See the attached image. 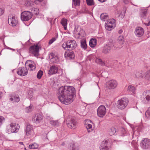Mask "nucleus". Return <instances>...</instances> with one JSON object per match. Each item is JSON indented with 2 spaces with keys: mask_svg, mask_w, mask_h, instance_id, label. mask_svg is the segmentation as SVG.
Returning <instances> with one entry per match:
<instances>
[{
  "mask_svg": "<svg viewBox=\"0 0 150 150\" xmlns=\"http://www.w3.org/2000/svg\"><path fill=\"white\" fill-rule=\"evenodd\" d=\"M120 131L123 134H126L127 132V131L123 127L121 128L120 129Z\"/></svg>",
  "mask_w": 150,
  "mask_h": 150,
  "instance_id": "48",
  "label": "nucleus"
},
{
  "mask_svg": "<svg viewBox=\"0 0 150 150\" xmlns=\"http://www.w3.org/2000/svg\"><path fill=\"white\" fill-rule=\"evenodd\" d=\"M87 4L88 6H92L94 4L93 0H86Z\"/></svg>",
  "mask_w": 150,
  "mask_h": 150,
  "instance_id": "42",
  "label": "nucleus"
},
{
  "mask_svg": "<svg viewBox=\"0 0 150 150\" xmlns=\"http://www.w3.org/2000/svg\"><path fill=\"white\" fill-rule=\"evenodd\" d=\"M50 124L54 126H57L59 125V122L58 121L51 120L50 121Z\"/></svg>",
  "mask_w": 150,
  "mask_h": 150,
  "instance_id": "45",
  "label": "nucleus"
},
{
  "mask_svg": "<svg viewBox=\"0 0 150 150\" xmlns=\"http://www.w3.org/2000/svg\"><path fill=\"white\" fill-rule=\"evenodd\" d=\"M21 20L23 21H27L30 19L32 16V13L29 11H24L21 14Z\"/></svg>",
  "mask_w": 150,
  "mask_h": 150,
  "instance_id": "5",
  "label": "nucleus"
},
{
  "mask_svg": "<svg viewBox=\"0 0 150 150\" xmlns=\"http://www.w3.org/2000/svg\"><path fill=\"white\" fill-rule=\"evenodd\" d=\"M58 69V67L55 65L51 66L48 71V74L51 75L57 73Z\"/></svg>",
  "mask_w": 150,
  "mask_h": 150,
  "instance_id": "21",
  "label": "nucleus"
},
{
  "mask_svg": "<svg viewBox=\"0 0 150 150\" xmlns=\"http://www.w3.org/2000/svg\"><path fill=\"white\" fill-rule=\"evenodd\" d=\"M2 93L1 92H0V99L2 98Z\"/></svg>",
  "mask_w": 150,
  "mask_h": 150,
  "instance_id": "59",
  "label": "nucleus"
},
{
  "mask_svg": "<svg viewBox=\"0 0 150 150\" xmlns=\"http://www.w3.org/2000/svg\"><path fill=\"white\" fill-rule=\"evenodd\" d=\"M80 43L81 48L84 50H86L87 47L86 40L84 39H82L81 40Z\"/></svg>",
  "mask_w": 150,
  "mask_h": 150,
  "instance_id": "28",
  "label": "nucleus"
},
{
  "mask_svg": "<svg viewBox=\"0 0 150 150\" xmlns=\"http://www.w3.org/2000/svg\"><path fill=\"white\" fill-rule=\"evenodd\" d=\"M66 124L69 128L74 129L76 127L77 122L74 118H68L67 120Z\"/></svg>",
  "mask_w": 150,
  "mask_h": 150,
  "instance_id": "4",
  "label": "nucleus"
},
{
  "mask_svg": "<svg viewBox=\"0 0 150 150\" xmlns=\"http://www.w3.org/2000/svg\"><path fill=\"white\" fill-rule=\"evenodd\" d=\"M19 143L20 144H23V143L22 142H19Z\"/></svg>",
  "mask_w": 150,
  "mask_h": 150,
  "instance_id": "62",
  "label": "nucleus"
},
{
  "mask_svg": "<svg viewBox=\"0 0 150 150\" xmlns=\"http://www.w3.org/2000/svg\"><path fill=\"white\" fill-rule=\"evenodd\" d=\"M129 101L127 98H122L117 102L116 105L117 108L121 110L125 109Z\"/></svg>",
  "mask_w": 150,
  "mask_h": 150,
  "instance_id": "3",
  "label": "nucleus"
},
{
  "mask_svg": "<svg viewBox=\"0 0 150 150\" xmlns=\"http://www.w3.org/2000/svg\"><path fill=\"white\" fill-rule=\"evenodd\" d=\"M123 31L122 30L120 29L119 30L118 33L119 34H121L122 32Z\"/></svg>",
  "mask_w": 150,
  "mask_h": 150,
  "instance_id": "57",
  "label": "nucleus"
},
{
  "mask_svg": "<svg viewBox=\"0 0 150 150\" xmlns=\"http://www.w3.org/2000/svg\"><path fill=\"white\" fill-rule=\"evenodd\" d=\"M108 132L110 135L112 136L116 132V129L115 127H111L108 130Z\"/></svg>",
  "mask_w": 150,
  "mask_h": 150,
  "instance_id": "34",
  "label": "nucleus"
},
{
  "mask_svg": "<svg viewBox=\"0 0 150 150\" xmlns=\"http://www.w3.org/2000/svg\"><path fill=\"white\" fill-rule=\"evenodd\" d=\"M108 141L105 140L103 141L100 147V150H109V148L108 146Z\"/></svg>",
  "mask_w": 150,
  "mask_h": 150,
  "instance_id": "22",
  "label": "nucleus"
},
{
  "mask_svg": "<svg viewBox=\"0 0 150 150\" xmlns=\"http://www.w3.org/2000/svg\"><path fill=\"white\" fill-rule=\"evenodd\" d=\"M145 77L146 78H148L150 77V70L147 71L145 74Z\"/></svg>",
  "mask_w": 150,
  "mask_h": 150,
  "instance_id": "51",
  "label": "nucleus"
},
{
  "mask_svg": "<svg viewBox=\"0 0 150 150\" xmlns=\"http://www.w3.org/2000/svg\"><path fill=\"white\" fill-rule=\"evenodd\" d=\"M127 91L129 92L134 93L135 91V89L134 86L132 85H129Z\"/></svg>",
  "mask_w": 150,
  "mask_h": 150,
  "instance_id": "35",
  "label": "nucleus"
},
{
  "mask_svg": "<svg viewBox=\"0 0 150 150\" xmlns=\"http://www.w3.org/2000/svg\"><path fill=\"white\" fill-rule=\"evenodd\" d=\"M145 116L148 118L150 117V107H149L145 113Z\"/></svg>",
  "mask_w": 150,
  "mask_h": 150,
  "instance_id": "44",
  "label": "nucleus"
},
{
  "mask_svg": "<svg viewBox=\"0 0 150 150\" xmlns=\"http://www.w3.org/2000/svg\"><path fill=\"white\" fill-rule=\"evenodd\" d=\"M61 23L64 26V29L65 30H66L67 29V20L65 18H63L62 20Z\"/></svg>",
  "mask_w": 150,
  "mask_h": 150,
  "instance_id": "33",
  "label": "nucleus"
},
{
  "mask_svg": "<svg viewBox=\"0 0 150 150\" xmlns=\"http://www.w3.org/2000/svg\"><path fill=\"white\" fill-rule=\"evenodd\" d=\"M43 0H35V3L36 4H38L39 3L42 2Z\"/></svg>",
  "mask_w": 150,
  "mask_h": 150,
  "instance_id": "53",
  "label": "nucleus"
},
{
  "mask_svg": "<svg viewBox=\"0 0 150 150\" xmlns=\"http://www.w3.org/2000/svg\"><path fill=\"white\" fill-rule=\"evenodd\" d=\"M33 106L30 105L29 106L25 108V112L27 113L31 111L32 109Z\"/></svg>",
  "mask_w": 150,
  "mask_h": 150,
  "instance_id": "46",
  "label": "nucleus"
},
{
  "mask_svg": "<svg viewBox=\"0 0 150 150\" xmlns=\"http://www.w3.org/2000/svg\"><path fill=\"white\" fill-rule=\"evenodd\" d=\"M17 73L18 75L21 76H24L27 74L28 70L25 67H21L17 69Z\"/></svg>",
  "mask_w": 150,
  "mask_h": 150,
  "instance_id": "15",
  "label": "nucleus"
},
{
  "mask_svg": "<svg viewBox=\"0 0 150 150\" xmlns=\"http://www.w3.org/2000/svg\"><path fill=\"white\" fill-rule=\"evenodd\" d=\"M116 26L115 20L112 19L107 21L105 24V28L108 30H111Z\"/></svg>",
  "mask_w": 150,
  "mask_h": 150,
  "instance_id": "6",
  "label": "nucleus"
},
{
  "mask_svg": "<svg viewBox=\"0 0 150 150\" xmlns=\"http://www.w3.org/2000/svg\"><path fill=\"white\" fill-rule=\"evenodd\" d=\"M114 46L115 45L113 43L110 42L104 47L103 50L102 52L105 54L109 53L111 50L113 49L114 47L115 48Z\"/></svg>",
  "mask_w": 150,
  "mask_h": 150,
  "instance_id": "12",
  "label": "nucleus"
},
{
  "mask_svg": "<svg viewBox=\"0 0 150 150\" xmlns=\"http://www.w3.org/2000/svg\"><path fill=\"white\" fill-rule=\"evenodd\" d=\"M64 143H63L62 144V145H64Z\"/></svg>",
  "mask_w": 150,
  "mask_h": 150,
  "instance_id": "64",
  "label": "nucleus"
},
{
  "mask_svg": "<svg viewBox=\"0 0 150 150\" xmlns=\"http://www.w3.org/2000/svg\"><path fill=\"white\" fill-rule=\"evenodd\" d=\"M125 13V11H124L123 14L122 15V17H124V14Z\"/></svg>",
  "mask_w": 150,
  "mask_h": 150,
  "instance_id": "60",
  "label": "nucleus"
},
{
  "mask_svg": "<svg viewBox=\"0 0 150 150\" xmlns=\"http://www.w3.org/2000/svg\"><path fill=\"white\" fill-rule=\"evenodd\" d=\"M25 66L29 67L28 69L30 71H33L36 68V66L34 62L31 60H29L26 61Z\"/></svg>",
  "mask_w": 150,
  "mask_h": 150,
  "instance_id": "19",
  "label": "nucleus"
},
{
  "mask_svg": "<svg viewBox=\"0 0 150 150\" xmlns=\"http://www.w3.org/2000/svg\"><path fill=\"white\" fill-rule=\"evenodd\" d=\"M144 23L145 25L147 26H149L150 25V22H149V23Z\"/></svg>",
  "mask_w": 150,
  "mask_h": 150,
  "instance_id": "58",
  "label": "nucleus"
},
{
  "mask_svg": "<svg viewBox=\"0 0 150 150\" xmlns=\"http://www.w3.org/2000/svg\"><path fill=\"white\" fill-rule=\"evenodd\" d=\"M76 46V43L74 40L68 41L62 44L63 48L65 50H68L74 49Z\"/></svg>",
  "mask_w": 150,
  "mask_h": 150,
  "instance_id": "2",
  "label": "nucleus"
},
{
  "mask_svg": "<svg viewBox=\"0 0 150 150\" xmlns=\"http://www.w3.org/2000/svg\"><path fill=\"white\" fill-rule=\"evenodd\" d=\"M143 95L145 96V98L146 101L148 102L150 101V90L144 92Z\"/></svg>",
  "mask_w": 150,
  "mask_h": 150,
  "instance_id": "29",
  "label": "nucleus"
},
{
  "mask_svg": "<svg viewBox=\"0 0 150 150\" xmlns=\"http://www.w3.org/2000/svg\"><path fill=\"white\" fill-rule=\"evenodd\" d=\"M64 57L67 59H72L74 57V54L73 52H66L64 54Z\"/></svg>",
  "mask_w": 150,
  "mask_h": 150,
  "instance_id": "24",
  "label": "nucleus"
},
{
  "mask_svg": "<svg viewBox=\"0 0 150 150\" xmlns=\"http://www.w3.org/2000/svg\"><path fill=\"white\" fill-rule=\"evenodd\" d=\"M148 9L145 8H141L140 9V16L141 19L143 20L144 19L146 16ZM143 23H144V21L142 20Z\"/></svg>",
  "mask_w": 150,
  "mask_h": 150,
  "instance_id": "17",
  "label": "nucleus"
},
{
  "mask_svg": "<svg viewBox=\"0 0 150 150\" xmlns=\"http://www.w3.org/2000/svg\"><path fill=\"white\" fill-rule=\"evenodd\" d=\"M99 1L103 3L106 0H98Z\"/></svg>",
  "mask_w": 150,
  "mask_h": 150,
  "instance_id": "56",
  "label": "nucleus"
},
{
  "mask_svg": "<svg viewBox=\"0 0 150 150\" xmlns=\"http://www.w3.org/2000/svg\"><path fill=\"white\" fill-rule=\"evenodd\" d=\"M43 72L42 71L40 70L38 72L37 74V77L39 79H40L41 78L42 75H43Z\"/></svg>",
  "mask_w": 150,
  "mask_h": 150,
  "instance_id": "47",
  "label": "nucleus"
},
{
  "mask_svg": "<svg viewBox=\"0 0 150 150\" xmlns=\"http://www.w3.org/2000/svg\"><path fill=\"white\" fill-rule=\"evenodd\" d=\"M4 13V10L2 8H0V16H2Z\"/></svg>",
  "mask_w": 150,
  "mask_h": 150,
  "instance_id": "54",
  "label": "nucleus"
},
{
  "mask_svg": "<svg viewBox=\"0 0 150 150\" xmlns=\"http://www.w3.org/2000/svg\"><path fill=\"white\" fill-rule=\"evenodd\" d=\"M13 126L12 125H11V123L10 125L7 126L6 129V132L8 134L13 133Z\"/></svg>",
  "mask_w": 150,
  "mask_h": 150,
  "instance_id": "30",
  "label": "nucleus"
},
{
  "mask_svg": "<svg viewBox=\"0 0 150 150\" xmlns=\"http://www.w3.org/2000/svg\"><path fill=\"white\" fill-rule=\"evenodd\" d=\"M28 97L30 100L33 101L37 98V96H35L32 91H29L28 93Z\"/></svg>",
  "mask_w": 150,
  "mask_h": 150,
  "instance_id": "26",
  "label": "nucleus"
},
{
  "mask_svg": "<svg viewBox=\"0 0 150 150\" xmlns=\"http://www.w3.org/2000/svg\"><path fill=\"white\" fill-rule=\"evenodd\" d=\"M58 98L60 102L65 105L72 103L74 100L75 89L72 86H64L60 87L58 90Z\"/></svg>",
  "mask_w": 150,
  "mask_h": 150,
  "instance_id": "1",
  "label": "nucleus"
},
{
  "mask_svg": "<svg viewBox=\"0 0 150 150\" xmlns=\"http://www.w3.org/2000/svg\"><path fill=\"white\" fill-rule=\"evenodd\" d=\"M50 60L52 62L58 63L59 62V59L58 55L53 53H51L49 55Z\"/></svg>",
  "mask_w": 150,
  "mask_h": 150,
  "instance_id": "14",
  "label": "nucleus"
},
{
  "mask_svg": "<svg viewBox=\"0 0 150 150\" xmlns=\"http://www.w3.org/2000/svg\"><path fill=\"white\" fill-rule=\"evenodd\" d=\"M96 62L101 66H103L105 65V62L99 58H97L96 59Z\"/></svg>",
  "mask_w": 150,
  "mask_h": 150,
  "instance_id": "39",
  "label": "nucleus"
},
{
  "mask_svg": "<svg viewBox=\"0 0 150 150\" xmlns=\"http://www.w3.org/2000/svg\"><path fill=\"white\" fill-rule=\"evenodd\" d=\"M40 46L38 45H34L30 47L29 49L30 52L35 56H37L38 55Z\"/></svg>",
  "mask_w": 150,
  "mask_h": 150,
  "instance_id": "9",
  "label": "nucleus"
},
{
  "mask_svg": "<svg viewBox=\"0 0 150 150\" xmlns=\"http://www.w3.org/2000/svg\"><path fill=\"white\" fill-rule=\"evenodd\" d=\"M31 11L33 13L36 15H38L39 12V9L35 8H32Z\"/></svg>",
  "mask_w": 150,
  "mask_h": 150,
  "instance_id": "40",
  "label": "nucleus"
},
{
  "mask_svg": "<svg viewBox=\"0 0 150 150\" xmlns=\"http://www.w3.org/2000/svg\"><path fill=\"white\" fill-rule=\"evenodd\" d=\"M90 122H91V121L87 120L85 122V126L86 127L88 132H91L93 130V128L92 127L91 125L88 123Z\"/></svg>",
  "mask_w": 150,
  "mask_h": 150,
  "instance_id": "23",
  "label": "nucleus"
},
{
  "mask_svg": "<svg viewBox=\"0 0 150 150\" xmlns=\"http://www.w3.org/2000/svg\"><path fill=\"white\" fill-rule=\"evenodd\" d=\"M71 150H79V148L76 143L73 144L71 146Z\"/></svg>",
  "mask_w": 150,
  "mask_h": 150,
  "instance_id": "38",
  "label": "nucleus"
},
{
  "mask_svg": "<svg viewBox=\"0 0 150 150\" xmlns=\"http://www.w3.org/2000/svg\"><path fill=\"white\" fill-rule=\"evenodd\" d=\"M33 127L29 123L27 124L25 129V134L27 136L33 135L34 134Z\"/></svg>",
  "mask_w": 150,
  "mask_h": 150,
  "instance_id": "13",
  "label": "nucleus"
},
{
  "mask_svg": "<svg viewBox=\"0 0 150 150\" xmlns=\"http://www.w3.org/2000/svg\"><path fill=\"white\" fill-rule=\"evenodd\" d=\"M8 22L9 24L12 26H16L18 24V20L16 17L13 16H8Z\"/></svg>",
  "mask_w": 150,
  "mask_h": 150,
  "instance_id": "8",
  "label": "nucleus"
},
{
  "mask_svg": "<svg viewBox=\"0 0 150 150\" xmlns=\"http://www.w3.org/2000/svg\"><path fill=\"white\" fill-rule=\"evenodd\" d=\"M117 81L113 79L111 80L106 82V87L109 89H113L117 86Z\"/></svg>",
  "mask_w": 150,
  "mask_h": 150,
  "instance_id": "7",
  "label": "nucleus"
},
{
  "mask_svg": "<svg viewBox=\"0 0 150 150\" xmlns=\"http://www.w3.org/2000/svg\"><path fill=\"white\" fill-rule=\"evenodd\" d=\"M7 49H9V50H10V49H11V48L9 47H7Z\"/></svg>",
  "mask_w": 150,
  "mask_h": 150,
  "instance_id": "63",
  "label": "nucleus"
},
{
  "mask_svg": "<svg viewBox=\"0 0 150 150\" xmlns=\"http://www.w3.org/2000/svg\"><path fill=\"white\" fill-rule=\"evenodd\" d=\"M33 2L31 1H28L27 2L26 5L27 6H31L33 4Z\"/></svg>",
  "mask_w": 150,
  "mask_h": 150,
  "instance_id": "50",
  "label": "nucleus"
},
{
  "mask_svg": "<svg viewBox=\"0 0 150 150\" xmlns=\"http://www.w3.org/2000/svg\"><path fill=\"white\" fill-rule=\"evenodd\" d=\"M5 121V118L2 116H0V126L2 125L3 123Z\"/></svg>",
  "mask_w": 150,
  "mask_h": 150,
  "instance_id": "49",
  "label": "nucleus"
},
{
  "mask_svg": "<svg viewBox=\"0 0 150 150\" xmlns=\"http://www.w3.org/2000/svg\"><path fill=\"white\" fill-rule=\"evenodd\" d=\"M124 40L123 37L122 36H120L118 38L117 42L116 43V45H115V47L120 48L122 47L124 44Z\"/></svg>",
  "mask_w": 150,
  "mask_h": 150,
  "instance_id": "16",
  "label": "nucleus"
},
{
  "mask_svg": "<svg viewBox=\"0 0 150 150\" xmlns=\"http://www.w3.org/2000/svg\"><path fill=\"white\" fill-rule=\"evenodd\" d=\"M38 145L35 143L29 146V148L30 149H35L38 148Z\"/></svg>",
  "mask_w": 150,
  "mask_h": 150,
  "instance_id": "43",
  "label": "nucleus"
},
{
  "mask_svg": "<svg viewBox=\"0 0 150 150\" xmlns=\"http://www.w3.org/2000/svg\"><path fill=\"white\" fill-rule=\"evenodd\" d=\"M11 125H12L13 126V133H16L18 132L20 128V126L19 125L16 123H11Z\"/></svg>",
  "mask_w": 150,
  "mask_h": 150,
  "instance_id": "27",
  "label": "nucleus"
},
{
  "mask_svg": "<svg viewBox=\"0 0 150 150\" xmlns=\"http://www.w3.org/2000/svg\"><path fill=\"white\" fill-rule=\"evenodd\" d=\"M144 74L143 72H140L137 71H135L134 73V77L137 78H145Z\"/></svg>",
  "mask_w": 150,
  "mask_h": 150,
  "instance_id": "25",
  "label": "nucleus"
},
{
  "mask_svg": "<svg viewBox=\"0 0 150 150\" xmlns=\"http://www.w3.org/2000/svg\"><path fill=\"white\" fill-rule=\"evenodd\" d=\"M43 118L42 115L40 114H37L34 116L32 119L34 122L38 123L41 122Z\"/></svg>",
  "mask_w": 150,
  "mask_h": 150,
  "instance_id": "18",
  "label": "nucleus"
},
{
  "mask_svg": "<svg viewBox=\"0 0 150 150\" xmlns=\"http://www.w3.org/2000/svg\"><path fill=\"white\" fill-rule=\"evenodd\" d=\"M140 145L144 149H148L150 148V140L147 138L144 139L141 142Z\"/></svg>",
  "mask_w": 150,
  "mask_h": 150,
  "instance_id": "10",
  "label": "nucleus"
},
{
  "mask_svg": "<svg viewBox=\"0 0 150 150\" xmlns=\"http://www.w3.org/2000/svg\"><path fill=\"white\" fill-rule=\"evenodd\" d=\"M73 4L75 6H78L80 4V0H72Z\"/></svg>",
  "mask_w": 150,
  "mask_h": 150,
  "instance_id": "41",
  "label": "nucleus"
},
{
  "mask_svg": "<svg viewBox=\"0 0 150 150\" xmlns=\"http://www.w3.org/2000/svg\"><path fill=\"white\" fill-rule=\"evenodd\" d=\"M134 33L138 37L142 36L144 34L143 29L141 27H137L136 28Z\"/></svg>",
  "mask_w": 150,
  "mask_h": 150,
  "instance_id": "20",
  "label": "nucleus"
},
{
  "mask_svg": "<svg viewBox=\"0 0 150 150\" xmlns=\"http://www.w3.org/2000/svg\"><path fill=\"white\" fill-rule=\"evenodd\" d=\"M74 35L76 38H79L81 35V34L80 31L77 30L76 28L74 31Z\"/></svg>",
  "mask_w": 150,
  "mask_h": 150,
  "instance_id": "36",
  "label": "nucleus"
},
{
  "mask_svg": "<svg viewBox=\"0 0 150 150\" xmlns=\"http://www.w3.org/2000/svg\"><path fill=\"white\" fill-rule=\"evenodd\" d=\"M123 1L125 4H127L129 2V0H123Z\"/></svg>",
  "mask_w": 150,
  "mask_h": 150,
  "instance_id": "55",
  "label": "nucleus"
},
{
  "mask_svg": "<svg viewBox=\"0 0 150 150\" xmlns=\"http://www.w3.org/2000/svg\"><path fill=\"white\" fill-rule=\"evenodd\" d=\"M10 50H13V51H15V49H12V48H11V49H10Z\"/></svg>",
  "mask_w": 150,
  "mask_h": 150,
  "instance_id": "61",
  "label": "nucleus"
},
{
  "mask_svg": "<svg viewBox=\"0 0 150 150\" xmlns=\"http://www.w3.org/2000/svg\"><path fill=\"white\" fill-rule=\"evenodd\" d=\"M100 18L102 20L105 21L108 19V16L107 14L103 13L100 15Z\"/></svg>",
  "mask_w": 150,
  "mask_h": 150,
  "instance_id": "37",
  "label": "nucleus"
},
{
  "mask_svg": "<svg viewBox=\"0 0 150 150\" xmlns=\"http://www.w3.org/2000/svg\"><path fill=\"white\" fill-rule=\"evenodd\" d=\"M106 109L105 106L101 105L98 108L97 113L98 115L100 117H103L105 114Z\"/></svg>",
  "mask_w": 150,
  "mask_h": 150,
  "instance_id": "11",
  "label": "nucleus"
},
{
  "mask_svg": "<svg viewBox=\"0 0 150 150\" xmlns=\"http://www.w3.org/2000/svg\"><path fill=\"white\" fill-rule=\"evenodd\" d=\"M10 99L13 102H18L20 101L19 97L17 95L12 96Z\"/></svg>",
  "mask_w": 150,
  "mask_h": 150,
  "instance_id": "32",
  "label": "nucleus"
},
{
  "mask_svg": "<svg viewBox=\"0 0 150 150\" xmlns=\"http://www.w3.org/2000/svg\"><path fill=\"white\" fill-rule=\"evenodd\" d=\"M56 40V39L55 38H53L51 39L49 42V44H51L53 43V42Z\"/></svg>",
  "mask_w": 150,
  "mask_h": 150,
  "instance_id": "52",
  "label": "nucleus"
},
{
  "mask_svg": "<svg viewBox=\"0 0 150 150\" xmlns=\"http://www.w3.org/2000/svg\"><path fill=\"white\" fill-rule=\"evenodd\" d=\"M97 40L96 39L92 38L89 42V45L91 47H94L96 45Z\"/></svg>",
  "mask_w": 150,
  "mask_h": 150,
  "instance_id": "31",
  "label": "nucleus"
}]
</instances>
